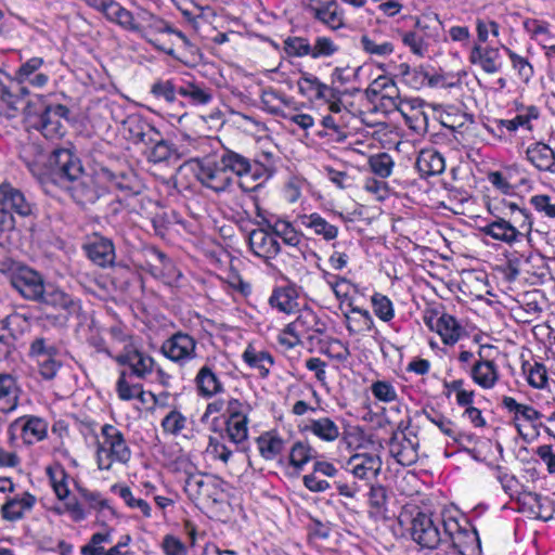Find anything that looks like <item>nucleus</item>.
Here are the masks:
<instances>
[{"label": "nucleus", "mask_w": 555, "mask_h": 555, "mask_svg": "<svg viewBox=\"0 0 555 555\" xmlns=\"http://www.w3.org/2000/svg\"><path fill=\"white\" fill-rule=\"evenodd\" d=\"M480 359L474 363L470 369L472 379L483 389H491L499 379V371L495 363L491 360Z\"/></svg>", "instance_id": "obj_28"}, {"label": "nucleus", "mask_w": 555, "mask_h": 555, "mask_svg": "<svg viewBox=\"0 0 555 555\" xmlns=\"http://www.w3.org/2000/svg\"><path fill=\"white\" fill-rule=\"evenodd\" d=\"M164 433L178 436L186 426V417L178 410H171L160 424Z\"/></svg>", "instance_id": "obj_52"}, {"label": "nucleus", "mask_w": 555, "mask_h": 555, "mask_svg": "<svg viewBox=\"0 0 555 555\" xmlns=\"http://www.w3.org/2000/svg\"><path fill=\"white\" fill-rule=\"evenodd\" d=\"M243 359L249 366L257 369L261 377H267L273 365V358L270 353L257 352L250 347L244 351Z\"/></svg>", "instance_id": "obj_41"}, {"label": "nucleus", "mask_w": 555, "mask_h": 555, "mask_svg": "<svg viewBox=\"0 0 555 555\" xmlns=\"http://www.w3.org/2000/svg\"><path fill=\"white\" fill-rule=\"evenodd\" d=\"M308 10L313 18L332 30H338L346 26L344 10L336 0L319 1V5H310Z\"/></svg>", "instance_id": "obj_23"}, {"label": "nucleus", "mask_w": 555, "mask_h": 555, "mask_svg": "<svg viewBox=\"0 0 555 555\" xmlns=\"http://www.w3.org/2000/svg\"><path fill=\"white\" fill-rule=\"evenodd\" d=\"M11 284L24 298L34 301H38L46 289L41 275L26 267L12 275Z\"/></svg>", "instance_id": "obj_15"}, {"label": "nucleus", "mask_w": 555, "mask_h": 555, "mask_svg": "<svg viewBox=\"0 0 555 555\" xmlns=\"http://www.w3.org/2000/svg\"><path fill=\"white\" fill-rule=\"evenodd\" d=\"M284 51L289 56L304 57L311 56L312 46L304 37H287L284 40Z\"/></svg>", "instance_id": "obj_51"}, {"label": "nucleus", "mask_w": 555, "mask_h": 555, "mask_svg": "<svg viewBox=\"0 0 555 555\" xmlns=\"http://www.w3.org/2000/svg\"><path fill=\"white\" fill-rule=\"evenodd\" d=\"M178 464L185 467L186 478L184 480V491L192 501H208L214 503L219 501V488L217 482L202 474H192L188 472L186 466H191L188 460L181 459Z\"/></svg>", "instance_id": "obj_10"}, {"label": "nucleus", "mask_w": 555, "mask_h": 555, "mask_svg": "<svg viewBox=\"0 0 555 555\" xmlns=\"http://www.w3.org/2000/svg\"><path fill=\"white\" fill-rule=\"evenodd\" d=\"M122 28L138 34L156 48L159 47L152 37L160 33H175L185 43H189L188 38L181 31H175L165 21L144 9H139L135 14L130 12L129 22L124 24Z\"/></svg>", "instance_id": "obj_5"}, {"label": "nucleus", "mask_w": 555, "mask_h": 555, "mask_svg": "<svg viewBox=\"0 0 555 555\" xmlns=\"http://www.w3.org/2000/svg\"><path fill=\"white\" fill-rule=\"evenodd\" d=\"M371 170L380 178H388L393 168V160L387 153L373 155L369 159Z\"/></svg>", "instance_id": "obj_53"}, {"label": "nucleus", "mask_w": 555, "mask_h": 555, "mask_svg": "<svg viewBox=\"0 0 555 555\" xmlns=\"http://www.w3.org/2000/svg\"><path fill=\"white\" fill-rule=\"evenodd\" d=\"M338 51V46L328 37H318L312 46L311 57H330Z\"/></svg>", "instance_id": "obj_60"}, {"label": "nucleus", "mask_w": 555, "mask_h": 555, "mask_svg": "<svg viewBox=\"0 0 555 555\" xmlns=\"http://www.w3.org/2000/svg\"><path fill=\"white\" fill-rule=\"evenodd\" d=\"M144 154L146 155L149 162L152 163H162L166 162L170 158L172 154L171 144L164 139L163 134L159 133L155 143H151L144 150Z\"/></svg>", "instance_id": "obj_42"}, {"label": "nucleus", "mask_w": 555, "mask_h": 555, "mask_svg": "<svg viewBox=\"0 0 555 555\" xmlns=\"http://www.w3.org/2000/svg\"><path fill=\"white\" fill-rule=\"evenodd\" d=\"M102 441L96 446V463L101 470H109L114 463L127 464L131 450L124 434L115 426L105 424L101 429Z\"/></svg>", "instance_id": "obj_2"}, {"label": "nucleus", "mask_w": 555, "mask_h": 555, "mask_svg": "<svg viewBox=\"0 0 555 555\" xmlns=\"http://www.w3.org/2000/svg\"><path fill=\"white\" fill-rule=\"evenodd\" d=\"M361 46L366 53L377 56L390 55L393 52L392 43L388 41L378 42L374 37L369 35L361 37Z\"/></svg>", "instance_id": "obj_55"}, {"label": "nucleus", "mask_w": 555, "mask_h": 555, "mask_svg": "<svg viewBox=\"0 0 555 555\" xmlns=\"http://www.w3.org/2000/svg\"><path fill=\"white\" fill-rule=\"evenodd\" d=\"M36 503L35 495L25 492L22 498L9 499L1 506V516L8 521H16L24 517L26 511H30Z\"/></svg>", "instance_id": "obj_32"}, {"label": "nucleus", "mask_w": 555, "mask_h": 555, "mask_svg": "<svg viewBox=\"0 0 555 555\" xmlns=\"http://www.w3.org/2000/svg\"><path fill=\"white\" fill-rule=\"evenodd\" d=\"M29 357L36 362L59 354L57 348L43 337L35 338L29 347Z\"/></svg>", "instance_id": "obj_50"}, {"label": "nucleus", "mask_w": 555, "mask_h": 555, "mask_svg": "<svg viewBox=\"0 0 555 555\" xmlns=\"http://www.w3.org/2000/svg\"><path fill=\"white\" fill-rule=\"evenodd\" d=\"M112 490L118 491L119 496L129 507L139 508L145 517L151 516V507L147 502L142 499H135L129 487H118L115 485L112 487Z\"/></svg>", "instance_id": "obj_57"}, {"label": "nucleus", "mask_w": 555, "mask_h": 555, "mask_svg": "<svg viewBox=\"0 0 555 555\" xmlns=\"http://www.w3.org/2000/svg\"><path fill=\"white\" fill-rule=\"evenodd\" d=\"M195 176L206 188L219 193L224 192L233 182L231 173H228L220 160L210 158L196 159Z\"/></svg>", "instance_id": "obj_7"}, {"label": "nucleus", "mask_w": 555, "mask_h": 555, "mask_svg": "<svg viewBox=\"0 0 555 555\" xmlns=\"http://www.w3.org/2000/svg\"><path fill=\"white\" fill-rule=\"evenodd\" d=\"M49 423L37 415H23L9 425V433L13 439L18 431L24 444L33 446L48 437Z\"/></svg>", "instance_id": "obj_9"}, {"label": "nucleus", "mask_w": 555, "mask_h": 555, "mask_svg": "<svg viewBox=\"0 0 555 555\" xmlns=\"http://www.w3.org/2000/svg\"><path fill=\"white\" fill-rule=\"evenodd\" d=\"M476 30L479 42H487L489 35L499 36L500 26L496 22L489 18H477Z\"/></svg>", "instance_id": "obj_64"}, {"label": "nucleus", "mask_w": 555, "mask_h": 555, "mask_svg": "<svg viewBox=\"0 0 555 555\" xmlns=\"http://www.w3.org/2000/svg\"><path fill=\"white\" fill-rule=\"evenodd\" d=\"M315 456V450L308 443L297 441L291 449L289 464L295 468H301Z\"/></svg>", "instance_id": "obj_46"}, {"label": "nucleus", "mask_w": 555, "mask_h": 555, "mask_svg": "<svg viewBox=\"0 0 555 555\" xmlns=\"http://www.w3.org/2000/svg\"><path fill=\"white\" fill-rule=\"evenodd\" d=\"M498 48L481 47L479 43L474 44L469 54L470 63L479 65L488 74H495L500 70Z\"/></svg>", "instance_id": "obj_27"}, {"label": "nucleus", "mask_w": 555, "mask_h": 555, "mask_svg": "<svg viewBox=\"0 0 555 555\" xmlns=\"http://www.w3.org/2000/svg\"><path fill=\"white\" fill-rule=\"evenodd\" d=\"M28 95V89L20 86L12 90L5 82L0 86V115L9 119L15 118L22 107L25 96Z\"/></svg>", "instance_id": "obj_25"}, {"label": "nucleus", "mask_w": 555, "mask_h": 555, "mask_svg": "<svg viewBox=\"0 0 555 555\" xmlns=\"http://www.w3.org/2000/svg\"><path fill=\"white\" fill-rule=\"evenodd\" d=\"M269 228L273 232L275 236H279L283 240V242L291 246H297L301 237L298 232L294 229V227L284 220H278L274 224H270Z\"/></svg>", "instance_id": "obj_49"}, {"label": "nucleus", "mask_w": 555, "mask_h": 555, "mask_svg": "<svg viewBox=\"0 0 555 555\" xmlns=\"http://www.w3.org/2000/svg\"><path fill=\"white\" fill-rule=\"evenodd\" d=\"M522 369L527 374V382L531 387L537 389L545 388L547 385V370L543 363H525Z\"/></svg>", "instance_id": "obj_45"}, {"label": "nucleus", "mask_w": 555, "mask_h": 555, "mask_svg": "<svg viewBox=\"0 0 555 555\" xmlns=\"http://www.w3.org/2000/svg\"><path fill=\"white\" fill-rule=\"evenodd\" d=\"M0 326L17 339L28 328L29 323L26 315L18 312H12L1 320Z\"/></svg>", "instance_id": "obj_44"}, {"label": "nucleus", "mask_w": 555, "mask_h": 555, "mask_svg": "<svg viewBox=\"0 0 555 555\" xmlns=\"http://www.w3.org/2000/svg\"><path fill=\"white\" fill-rule=\"evenodd\" d=\"M444 539L451 542L454 550L461 555H478L480 540L475 529L463 528L456 519L449 518L442 521Z\"/></svg>", "instance_id": "obj_8"}, {"label": "nucleus", "mask_w": 555, "mask_h": 555, "mask_svg": "<svg viewBox=\"0 0 555 555\" xmlns=\"http://www.w3.org/2000/svg\"><path fill=\"white\" fill-rule=\"evenodd\" d=\"M196 339L184 332H176L162 345V353L170 361L184 364L196 358Z\"/></svg>", "instance_id": "obj_11"}, {"label": "nucleus", "mask_w": 555, "mask_h": 555, "mask_svg": "<svg viewBox=\"0 0 555 555\" xmlns=\"http://www.w3.org/2000/svg\"><path fill=\"white\" fill-rule=\"evenodd\" d=\"M425 323L430 330L439 334L446 345L456 344L464 333V328L457 320L448 313H442L439 317L436 313L425 317Z\"/></svg>", "instance_id": "obj_18"}, {"label": "nucleus", "mask_w": 555, "mask_h": 555, "mask_svg": "<svg viewBox=\"0 0 555 555\" xmlns=\"http://www.w3.org/2000/svg\"><path fill=\"white\" fill-rule=\"evenodd\" d=\"M408 421H400L389 440V452L402 466H411L418 460L420 439Z\"/></svg>", "instance_id": "obj_4"}, {"label": "nucleus", "mask_w": 555, "mask_h": 555, "mask_svg": "<svg viewBox=\"0 0 555 555\" xmlns=\"http://www.w3.org/2000/svg\"><path fill=\"white\" fill-rule=\"evenodd\" d=\"M127 139L134 145H143L145 149L155 143L160 133L153 125L149 124L139 116H129L124 121Z\"/></svg>", "instance_id": "obj_19"}, {"label": "nucleus", "mask_w": 555, "mask_h": 555, "mask_svg": "<svg viewBox=\"0 0 555 555\" xmlns=\"http://www.w3.org/2000/svg\"><path fill=\"white\" fill-rule=\"evenodd\" d=\"M77 491L90 509L102 511L109 507L107 501L102 498L100 492L91 491L83 487H77Z\"/></svg>", "instance_id": "obj_63"}, {"label": "nucleus", "mask_w": 555, "mask_h": 555, "mask_svg": "<svg viewBox=\"0 0 555 555\" xmlns=\"http://www.w3.org/2000/svg\"><path fill=\"white\" fill-rule=\"evenodd\" d=\"M49 107L46 100L41 95L25 96L22 103L21 111L24 115L25 121L31 127V122H38V119L43 115L44 111Z\"/></svg>", "instance_id": "obj_38"}, {"label": "nucleus", "mask_w": 555, "mask_h": 555, "mask_svg": "<svg viewBox=\"0 0 555 555\" xmlns=\"http://www.w3.org/2000/svg\"><path fill=\"white\" fill-rule=\"evenodd\" d=\"M0 205L11 211L12 215L28 217L33 214V204L20 189L10 183L0 184Z\"/></svg>", "instance_id": "obj_22"}, {"label": "nucleus", "mask_w": 555, "mask_h": 555, "mask_svg": "<svg viewBox=\"0 0 555 555\" xmlns=\"http://www.w3.org/2000/svg\"><path fill=\"white\" fill-rule=\"evenodd\" d=\"M486 235L506 244L518 242L517 231L513 228L512 222L504 218L498 217L495 220L482 228Z\"/></svg>", "instance_id": "obj_35"}, {"label": "nucleus", "mask_w": 555, "mask_h": 555, "mask_svg": "<svg viewBox=\"0 0 555 555\" xmlns=\"http://www.w3.org/2000/svg\"><path fill=\"white\" fill-rule=\"evenodd\" d=\"M508 221L512 222L513 228L517 231L518 240L524 235H528L532 230V221L526 209L515 210Z\"/></svg>", "instance_id": "obj_59"}, {"label": "nucleus", "mask_w": 555, "mask_h": 555, "mask_svg": "<svg viewBox=\"0 0 555 555\" xmlns=\"http://www.w3.org/2000/svg\"><path fill=\"white\" fill-rule=\"evenodd\" d=\"M270 305L284 313H291L297 307L296 300L286 289H276L269 299Z\"/></svg>", "instance_id": "obj_56"}, {"label": "nucleus", "mask_w": 555, "mask_h": 555, "mask_svg": "<svg viewBox=\"0 0 555 555\" xmlns=\"http://www.w3.org/2000/svg\"><path fill=\"white\" fill-rule=\"evenodd\" d=\"M528 160L539 170L555 171V153L544 143L538 142L526 151Z\"/></svg>", "instance_id": "obj_33"}, {"label": "nucleus", "mask_w": 555, "mask_h": 555, "mask_svg": "<svg viewBox=\"0 0 555 555\" xmlns=\"http://www.w3.org/2000/svg\"><path fill=\"white\" fill-rule=\"evenodd\" d=\"M374 313L384 322L390 321L393 315V306L391 300L379 293H376L371 298Z\"/></svg>", "instance_id": "obj_54"}, {"label": "nucleus", "mask_w": 555, "mask_h": 555, "mask_svg": "<svg viewBox=\"0 0 555 555\" xmlns=\"http://www.w3.org/2000/svg\"><path fill=\"white\" fill-rule=\"evenodd\" d=\"M248 242L253 253L263 259H272L281 250L280 243L273 232H268L264 229L253 230L249 233Z\"/></svg>", "instance_id": "obj_24"}, {"label": "nucleus", "mask_w": 555, "mask_h": 555, "mask_svg": "<svg viewBox=\"0 0 555 555\" xmlns=\"http://www.w3.org/2000/svg\"><path fill=\"white\" fill-rule=\"evenodd\" d=\"M410 530L413 541L422 547L434 550L444 541V534L440 533L438 522L431 515L423 512H417L412 517Z\"/></svg>", "instance_id": "obj_12"}, {"label": "nucleus", "mask_w": 555, "mask_h": 555, "mask_svg": "<svg viewBox=\"0 0 555 555\" xmlns=\"http://www.w3.org/2000/svg\"><path fill=\"white\" fill-rule=\"evenodd\" d=\"M317 325V315L311 310L307 309L301 311L295 321L286 326L285 333L294 336L297 343H299L300 337L312 338L311 332L319 333L320 330L315 327Z\"/></svg>", "instance_id": "obj_30"}, {"label": "nucleus", "mask_w": 555, "mask_h": 555, "mask_svg": "<svg viewBox=\"0 0 555 555\" xmlns=\"http://www.w3.org/2000/svg\"><path fill=\"white\" fill-rule=\"evenodd\" d=\"M305 430L326 442H333L339 437V428L330 417L310 420Z\"/></svg>", "instance_id": "obj_37"}, {"label": "nucleus", "mask_w": 555, "mask_h": 555, "mask_svg": "<svg viewBox=\"0 0 555 555\" xmlns=\"http://www.w3.org/2000/svg\"><path fill=\"white\" fill-rule=\"evenodd\" d=\"M387 490L385 487L377 485L372 486L369 492V504L375 514L379 515L385 512L387 503Z\"/></svg>", "instance_id": "obj_61"}, {"label": "nucleus", "mask_w": 555, "mask_h": 555, "mask_svg": "<svg viewBox=\"0 0 555 555\" xmlns=\"http://www.w3.org/2000/svg\"><path fill=\"white\" fill-rule=\"evenodd\" d=\"M300 224L312 230L315 235H321L325 241H332L337 237V227L328 223L318 214L305 215L300 217Z\"/></svg>", "instance_id": "obj_36"}, {"label": "nucleus", "mask_w": 555, "mask_h": 555, "mask_svg": "<svg viewBox=\"0 0 555 555\" xmlns=\"http://www.w3.org/2000/svg\"><path fill=\"white\" fill-rule=\"evenodd\" d=\"M82 248L87 257L98 267L108 268L115 263V246L111 238L92 233Z\"/></svg>", "instance_id": "obj_13"}, {"label": "nucleus", "mask_w": 555, "mask_h": 555, "mask_svg": "<svg viewBox=\"0 0 555 555\" xmlns=\"http://www.w3.org/2000/svg\"><path fill=\"white\" fill-rule=\"evenodd\" d=\"M298 83L301 90H304L301 83H306L310 90L315 92L317 99L324 100L325 102L333 99L337 94H341L339 90L321 82L320 79L315 76H304Z\"/></svg>", "instance_id": "obj_43"}, {"label": "nucleus", "mask_w": 555, "mask_h": 555, "mask_svg": "<svg viewBox=\"0 0 555 555\" xmlns=\"http://www.w3.org/2000/svg\"><path fill=\"white\" fill-rule=\"evenodd\" d=\"M373 396L383 402H392L397 400L395 387L386 380H377L371 385Z\"/></svg>", "instance_id": "obj_62"}, {"label": "nucleus", "mask_w": 555, "mask_h": 555, "mask_svg": "<svg viewBox=\"0 0 555 555\" xmlns=\"http://www.w3.org/2000/svg\"><path fill=\"white\" fill-rule=\"evenodd\" d=\"M248 417L228 418L225 422L227 434L230 440L236 444L244 442L248 437Z\"/></svg>", "instance_id": "obj_48"}, {"label": "nucleus", "mask_w": 555, "mask_h": 555, "mask_svg": "<svg viewBox=\"0 0 555 555\" xmlns=\"http://www.w3.org/2000/svg\"><path fill=\"white\" fill-rule=\"evenodd\" d=\"M540 116L539 108L534 105L522 107L520 113L513 119H501L499 122L508 131H516L519 127L527 130H532L531 121L538 119Z\"/></svg>", "instance_id": "obj_39"}, {"label": "nucleus", "mask_w": 555, "mask_h": 555, "mask_svg": "<svg viewBox=\"0 0 555 555\" xmlns=\"http://www.w3.org/2000/svg\"><path fill=\"white\" fill-rule=\"evenodd\" d=\"M526 500L534 518L543 520L552 518V508L547 498H543L538 493H529Z\"/></svg>", "instance_id": "obj_47"}, {"label": "nucleus", "mask_w": 555, "mask_h": 555, "mask_svg": "<svg viewBox=\"0 0 555 555\" xmlns=\"http://www.w3.org/2000/svg\"><path fill=\"white\" fill-rule=\"evenodd\" d=\"M20 387L11 374H0V412L10 413L18 404Z\"/></svg>", "instance_id": "obj_31"}, {"label": "nucleus", "mask_w": 555, "mask_h": 555, "mask_svg": "<svg viewBox=\"0 0 555 555\" xmlns=\"http://www.w3.org/2000/svg\"><path fill=\"white\" fill-rule=\"evenodd\" d=\"M38 302L47 319H53V322L60 325H64L69 317L78 314L81 310L79 299L54 286L46 287Z\"/></svg>", "instance_id": "obj_3"}, {"label": "nucleus", "mask_w": 555, "mask_h": 555, "mask_svg": "<svg viewBox=\"0 0 555 555\" xmlns=\"http://www.w3.org/2000/svg\"><path fill=\"white\" fill-rule=\"evenodd\" d=\"M49 176L47 181L70 192L73 199L80 206L96 203L107 192L99 183L103 181L93 176H86L80 158L69 149H56L48 158Z\"/></svg>", "instance_id": "obj_1"}, {"label": "nucleus", "mask_w": 555, "mask_h": 555, "mask_svg": "<svg viewBox=\"0 0 555 555\" xmlns=\"http://www.w3.org/2000/svg\"><path fill=\"white\" fill-rule=\"evenodd\" d=\"M43 65L44 60L42 57H31L15 70L12 79L18 85L28 82L30 86L41 89L48 85L50 79L47 73L40 70Z\"/></svg>", "instance_id": "obj_20"}, {"label": "nucleus", "mask_w": 555, "mask_h": 555, "mask_svg": "<svg viewBox=\"0 0 555 555\" xmlns=\"http://www.w3.org/2000/svg\"><path fill=\"white\" fill-rule=\"evenodd\" d=\"M178 93L191 99L194 104H207L211 100V93L208 89L201 88L194 83L180 87Z\"/></svg>", "instance_id": "obj_58"}, {"label": "nucleus", "mask_w": 555, "mask_h": 555, "mask_svg": "<svg viewBox=\"0 0 555 555\" xmlns=\"http://www.w3.org/2000/svg\"><path fill=\"white\" fill-rule=\"evenodd\" d=\"M220 160L223 164V168H225L227 172L231 173V176L233 173L238 177L250 175L254 178H260L263 175L270 177L272 173L270 168L259 167L257 163L253 165L248 158L232 151H225L221 155Z\"/></svg>", "instance_id": "obj_17"}, {"label": "nucleus", "mask_w": 555, "mask_h": 555, "mask_svg": "<svg viewBox=\"0 0 555 555\" xmlns=\"http://www.w3.org/2000/svg\"><path fill=\"white\" fill-rule=\"evenodd\" d=\"M69 109L63 104H53L44 111L38 122L31 127L39 130L48 139H56L64 134L62 119H68Z\"/></svg>", "instance_id": "obj_14"}, {"label": "nucleus", "mask_w": 555, "mask_h": 555, "mask_svg": "<svg viewBox=\"0 0 555 555\" xmlns=\"http://www.w3.org/2000/svg\"><path fill=\"white\" fill-rule=\"evenodd\" d=\"M257 446L261 456L267 461L274 460L284 449V441L269 433L257 438Z\"/></svg>", "instance_id": "obj_40"}, {"label": "nucleus", "mask_w": 555, "mask_h": 555, "mask_svg": "<svg viewBox=\"0 0 555 555\" xmlns=\"http://www.w3.org/2000/svg\"><path fill=\"white\" fill-rule=\"evenodd\" d=\"M415 165L423 177L440 175L446 168L442 155L433 150L422 151Z\"/></svg>", "instance_id": "obj_34"}, {"label": "nucleus", "mask_w": 555, "mask_h": 555, "mask_svg": "<svg viewBox=\"0 0 555 555\" xmlns=\"http://www.w3.org/2000/svg\"><path fill=\"white\" fill-rule=\"evenodd\" d=\"M114 359L118 364L129 366L131 375L141 379L152 373L155 363L152 357L140 351L132 344H126L122 352Z\"/></svg>", "instance_id": "obj_16"}, {"label": "nucleus", "mask_w": 555, "mask_h": 555, "mask_svg": "<svg viewBox=\"0 0 555 555\" xmlns=\"http://www.w3.org/2000/svg\"><path fill=\"white\" fill-rule=\"evenodd\" d=\"M95 177L107 182L126 197L141 194L145 186L137 172L130 167L116 168L100 165L95 168Z\"/></svg>", "instance_id": "obj_6"}, {"label": "nucleus", "mask_w": 555, "mask_h": 555, "mask_svg": "<svg viewBox=\"0 0 555 555\" xmlns=\"http://www.w3.org/2000/svg\"><path fill=\"white\" fill-rule=\"evenodd\" d=\"M194 383L198 396L205 399H210L224 390L221 380L208 364L198 370Z\"/></svg>", "instance_id": "obj_26"}, {"label": "nucleus", "mask_w": 555, "mask_h": 555, "mask_svg": "<svg viewBox=\"0 0 555 555\" xmlns=\"http://www.w3.org/2000/svg\"><path fill=\"white\" fill-rule=\"evenodd\" d=\"M346 469L359 479L376 478L382 469L379 456L370 453H357L349 457Z\"/></svg>", "instance_id": "obj_21"}, {"label": "nucleus", "mask_w": 555, "mask_h": 555, "mask_svg": "<svg viewBox=\"0 0 555 555\" xmlns=\"http://www.w3.org/2000/svg\"><path fill=\"white\" fill-rule=\"evenodd\" d=\"M87 4L101 12L107 21L119 25L121 28L124 24L129 22L130 11L115 0H88Z\"/></svg>", "instance_id": "obj_29"}]
</instances>
